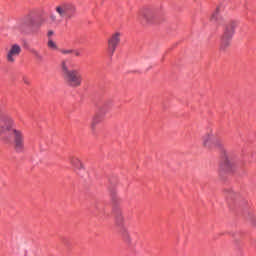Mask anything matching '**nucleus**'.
<instances>
[{"label":"nucleus","instance_id":"obj_16","mask_svg":"<svg viewBox=\"0 0 256 256\" xmlns=\"http://www.w3.org/2000/svg\"><path fill=\"white\" fill-rule=\"evenodd\" d=\"M60 53L62 55H73V49H61Z\"/></svg>","mask_w":256,"mask_h":256},{"label":"nucleus","instance_id":"obj_19","mask_svg":"<svg viewBox=\"0 0 256 256\" xmlns=\"http://www.w3.org/2000/svg\"><path fill=\"white\" fill-rule=\"evenodd\" d=\"M23 81H24V83H25V85H30L31 84V81H29V79H27V78H23Z\"/></svg>","mask_w":256,"mask_h":256},{"label":"nucleus","instance_id":"obj_21","mask_svg":"<svg viewBox=\"0 0 256 256\" xmlns=\"http://www.w3.org/2000/svg\"><path fill=\"white\" fill-rule=\"evenodd\" d=\"M40 25H43V20H41Z\"/></svg>","mask_w":256,"mask_h":256},{"label":"nucleus","instance_id":"obj_5","mask_svg":"<svg viewBox=\"0 0 256 256\" xmlns=\"http://www.w3.org/2000/svg\"><path fill=\"white\" fill-rule=\"evenodd\" d=\"M202 145L205 149H209L210 151H213V149H223V140L215 136L213 130L210 129L209 132L202 137Z\"/></svg>","mask_w":256,"mask_h":256},{"label":"nucleus","instance_id":"obj_9","mask_svg":"<svg viewBox=\"0 0 256 256\" xmlns=\"http://www.w3.org/2000/svg\"><path fill=\"white\" fill-rule=\"evenodd\" d=\"M155 19V11L152 9L146 8L139 12L138 20L141 23H151Z\"/></svg>","mask_w":256,"mask_h":256},{"label":"nucleus","instance_id":"obj_10","mask_svg":"<svg viewBox=\"0 0 256 256\" xmlns=\"http://www.w3.org/2000/svg\"><path fill=\"white\" fill-rule=\"evenodd\" d=\"M106 114H107V110H105V107H102L93 116L92 122H91V129H92V131H95V129H97V126L99 125V123H103V120L105 119V115Z\"/></svg>","mask_w":256,"mask_h":256},{"label":"nucleus","instance_id":"obj_7","mask_svg":"<svg viewBox=\"0 0 256 256\" xmlns=\"http://www.w3.org/2000/svg\"><path fill=\"white\" fill-rule=\"evenodd\" d=\"M123 34L121 32H114L107 39V53L110 57L115 55V51H117V47L121 44V37Z\"/></svg>","mask_w":256,"mask_h":256},{"label":"nucleus","instance_id":"obj_14","mask_svg":"<svg viewBox=\"0 0 256 256\" xmlns=\"http://www.w3.org/2000/svg\"><path fill=\"white\" fill-rule=\"evenodd\" d=\"M226 197H227V199H237V197H239V195L237 193H235L233 190H228V191H226Z\"/></svg>","mask_w":256,"mask_h":256},{"label":"nucleus","instance_id":"obj_17","mask_svg":"<svg viewBox=\"0 0 256 256\" xmlns=\"http://www.w3.org/2000/svg\"><path fill=\"white\" fill-rule=\"evenodd\" d=\"M48 47L49 49H57V44L53 42V40L48 41Z\"/></svg>","mask_w":256,"mask_h":256},{"label":"nucleus","instance_id":"obj_4","mask_svg":"<svg viewBox=\"0 0 256 256\" xmlns=\"http://www.w3.org/2000/svg\"><path fill=\"white\" fill-rule=\"evenodd\" d=\"M237 27V21H229L224 25L223 34L221 37L220 49L225 51L231 46V40L235 35V29Z\"/></svg>","mask_w":256,"mask_h":256},{"label":"nucleus","instance_id":"obj_11","mask_svg":"<svg viewBox=\"0 0 256 256\" xmlns=\"http://www.w3.org/2000/svg\"><path fill=\"white\" fill-rule=\"evenodd\" d=\"M68 163H70V165H72L73 169L75 170H81L84 169V165L83 162L81 161V159H79V157L77 156H69L68 158Z\"/></svg>","mask_w":256,"mask_h":256},{"label":"nucleus","instance_id":"obj_8","mask_svg":"<svg viewBox=\"0 0 256 256\" xmlns=\"http://www.w3.org/2000/svg\"><path fill=\"white\" fill-rule=\"evenodd\" d=\"M19 55H21V46L19 44H13L6 54V61L8 63H15Z\"/></svg>","mask_w":256,"mask_h":256},{"label":"nucleus","instance_id":"obj_6","mask_svg":"<svg viewBox=\"0 0 256 256\" xmlns=\"http://www.w3.org/2000/svg\"><path fill=\"white\" fill-rule=\"evenodd\" d=\"M115 223L117 227H119V233L123 241L128 245H131V235H129V231L127 230V227H125V218L123 217L121 210L115 212Z\"/></svg>","mask_w":256,"mask_h":256},{"label":"nucleus","instance_id":"obj_13","mask_svg":"<svg viewBox=\"0 0 256 256\" xmlns=\"http://www.w3.org/2000/svg\"><path fill=\"white\" fill-rule=\"evenodd\" d=\"M32 53L38 63H43V55L39 53L37 50H32Z\"/></svg>","mask_w":256,"mask_h":256},{"label":"nucleus","instance_id":"obj_12","mask_svg":"<svg viewBox=\"0 0 256 256\" xmlns=\"http://www.w3.org/2000/svg\"><path fill=\"white\" fill-rule=\"evenodd\" d=\"M220 171H226L229 173L230 171H233V164L229 159H225L224 162L220 165Z\"/></svg>","mask_w":256,"mask_h":256},{"label":"nucleus","instance_id":"obj_18","mask_svg":"<svg viewBox=\"0 0 256 256\" xmlns=\"http://www.w3.org/2000/svg\"><path fill=\"white\" fill-rule=\"evenodd\" d=\"M72 55H75V57H80L81 56V52H79V50H74L73 49Z\"/></svg>","mask_w":256,"mask_h":256},{"label":"nucleus","instance_id":"obj_2","mask_svg":"<svg viewBox=\"0 0 256 256\" xmlns=\"http://www.w3.org/2000/svg\"><path fill=\"white\" fill-rule=\"evenodd\" d=\"M73 67L74 65L68 59L62 60L60 63L64 83L72 89H77L83 85V74L81 69Z\"/></svg>","mask_w":256,"mask_h":256},{"label":"nucleus","instance_id":"obj_20","mask_svg":"<svg viewBox=\"0 0 256 256\" xmlns=\"http://www.w3.org/2000/svg\"><path fill=\"white\" fill-rule=\"evenodd\" d=\"M48 35H53V32H49Z\"/></svg>","mask_w":256,"mask_h":256},{"label":"nucleus","instance_id":"obj_1","mask_svg":"<svg viewBox=\"0 0 256 256\" xmlns=\"http://www.w3.org/2000/svg\"><path fill=\"white\" fill-rule=\"evenodd\" d=\"M0 141L4 145H13L16 153L25 151V132L17 128L15 119L9 112L0 108Z\"/></svg>","mask_w":256,"mask_h":256},{"label":"nucleus","instance_id":"obj_15","mask_svg":"<svg viewBox=\"0 0 256 256\" xmlns=\"http://www.w3.org/2000/svg\"><path fill=\"white\" fill-rule=\"evenodd\" d=\"M210 21L212 23H217V21H219V11L216 10L215 13L212 14Z\"/></svg>","mask_w":256,"mask_h":256},{"label":"nucleus","instance_id":"obj_3","mask_svg":"<svg viewBox=\"0 0 256 256\" xmlns=\"http://www.w3.org/2000/svg\"><path fill=\"white\" fill-rule=\"evenodd\" d=\"M57 15L51 14L49 16L50 23L52 25H61L64 21H71L74 17H77V7L73 3L63 2L55 7Z\"/></svg>","mask_w":256,"mask_h":256}]
</instances>
